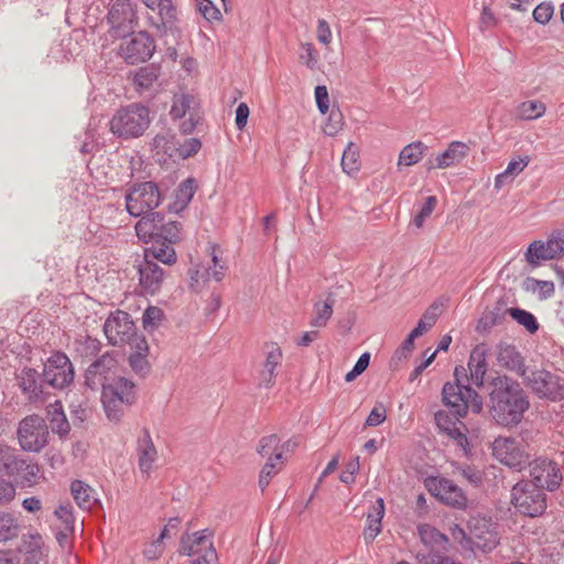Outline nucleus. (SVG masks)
Here are the masks:
<instances>
[{
    "instance_id": "37",
    "label": "nucleus",
    "mask_w": 564,
    "mask_h": 564,
    "mask_svg": "<svg viewBox=\"0 0 564 564\" xmlns=\"http://www.w3.org/2000/svg\"><path fill=\"white\" fill-rule=\"evenodd\" d=\"M116 394L111 393V397L101 395V402L107 419L111 422L118 423L121 421L127 410L131 406L122 400L115 398Z\"/></svg>"
},
{
    "instance_id": "30",
    "label": "nucleus",
    "mask_w": 564,
    "mask_h": 564,
    "mask_svg": "<svg viewBox=\"0 0 564 564\" xmlns=\"http://www.w3.org/2000/svg\"><path fill=\"white\" fill-rule=\"evenodd\" d=\"M282 350L281 348L272 344L270 350L267 352L264 369L261 372V381L265 386V388H270L274 383L275 378V369L282 361Z\"/></svg>"
},
{
    "instance_id": "56",
    "label": "nucleus",
    "mask_w": 564,
    "mask_h": 564,
    "mask_svg": "<svg viewBox=\"0 0 564 564\" xmlns=\"http://www.w3.org/2000/svg\"><path fill=\"white\" fill-rule=\"evenodd\" d=\"M436 204H437V199L435 196L426 197L424 204L422 205L419 213L415 215V217L413 219V224L417 228H421L423 226V223L425 221V219L431 216V214L433 213V210L436 207Z\"/></svg>"
},
{
    "instance_id": "25",
    "label": "nucleus",
    "mask_w": 564,
    "mask_h": 564,
    "mask_svg": "<svg viewBox=\"0 0 564 564\" xmlns=\"http://www.w3.org/2000/svg\"><path fill=\"white\" fill-rule=\"evenodd\" d=\"M497 361L501 367L522 378L528 372L523 357L512 345L500 344L498 346Z\"/></svg>"
},
{
    "instance_id": "50",
    "label": "nucleus",
    "mask_w": 564,
    "mask_h": 564,
    "mask_svg": "<svg viewBox=\"0 0 564 564\" xmlns=\"http://www.w3.org/2000/svg\"><path fill=\"white\" fill-rule=\"evenodd\" d=\"M344 126V116L338 108H333L324 126V132L327 135H336Z\"/></svg>"
},
{
    "instance_id": "27",
    "label": "nucleus",
    "mask_w": 564,
    "mask_h": 564,
    "mask_svg": "<svg viewBox=\"0 0 564 564\" xmlns=\"http://www.w3.org/2000/svg\"><path fill=\"white\" fill-rule=\"evenodd\" d=\"M47 419L52 432L57 434L61 438H66L70 432V424L66 417L61 401H55L47 406Z\"/></svg>"
},
{
    "instance_id": "10",
    "label": "nucleus",
    "mask_w": 564,
    "mask_h": 564,
    "mask_svg": "<svg viewBox=\"0 0 564 564\" xmlns=\"http://www.w3.org/2000/svg\"><path fill=\"white\" fill-rule=\"evenodd\" d=\"M74 367L65 352L55 351L47 358L43 369V380L54 389H64L74 381Z\"/></svg>"
},
{
    "instance_id": "35",
    "label": "nucleus",
    "mask_w": 564,
    "mask_h": 564,
    "mask_svg": "<svg viewBox=\"0 0 564 564\" xmlns=\"http://www.w3.org/2000/svg\"><path fill=\"white\" fill-rule=\"evenodd\" d=\"M257 452L261 457H272L273 460H280L281 465L284 464L283 451L280 449V438L276 434L263 436L259 441Z\"/></svg>"
},
{
    "instance_id": "58",
    "label": "nucleus",
    "mask_w": 564,
    "mask_h": 564,
    "mask_svg": "<svg viewBox=\"0 0 564 564\" xmlns=\"http://www.w3.org/2000/svg\"><path fill=\"white\" fill-rule=\"evenodd\" d=\"M300 62L307 66L310 69H315L318 63V55L314 50L313 44L304 43L301 46Z\"/></svg>"
},
{
    "instance_id": "53",
    "label": "nucleus",
    "mask_w": 564,
    "mask_h": 564,
    "mask_svg": "<svg viewBox=\"0 0 564 564\" xmlns=\"http://www.w3.org/2000/svg\"><path fill=\"white\" fill-rule=\"evenodd\" d=\"M18 453L17 448L6 443H0V475L6 476Z\"/></svg>"
},
{
    "instance_id": "40",
    "label": "nucleus",
    "mask_w": 564,
    "mask_h": 564,
    "mask_svg": "<svg viewBox=\"0 0 564 564\" xmlns=\"http://www.w3.org/2000/svg\"><path fill=\"white\" fill-rule=\"evenodd\" d=\"M427 147L421 141L412 142L404 147L399 155V164L411 166L416 164L423 156Z\"/></svg>"
},
{
    "instance_id": "9",
    "label": "nucleus",
    "mask_w": 564,
    "mask_h": 564,
    "mask_svg": "<svg viewBox=\"0 0 564 564\" xmlns=\"http://www.w3.org/2000/svg\"><path fill=\"white\" fill-rule=\"evenodd\" d=\"M524 383L540 399L556 402L564 399V378L545 369H533L523 377Z\"/></svg>"
},
{
    "instance_id": "4",
    "label": "nucleus",
    "mask_w": 564,
    "mask_h": 564,
    "mask_svg": "<svg viewBox=\"0 0 564 564\" xmlns=\"http://www.w3.org/2000/svg\"><path fill=\"white\" fill-rule=\"evenodd\" d=\"M453 538L463 549L471 552H491L499 543L498 524L491 517L471 516L467 529L458 525L452 532Z\"/></svg>"
},
{
    "instance_id": "12",
    "label": "nucleus",
    "mask_w": 564,
    "mask_h": 564,
    "mask_svg": "<svg viewBox=\"0 0 564 564\" xmlns=\"http://www.w3.org/2000/svg\"><path fill=\"white\" fill-rule=\"evenodd\" d=\"M155 52L154 39L147 31L132 33L119 46V54L128 64L143 63Z\"/></svg>"
},
{
    "instance_id": "18",
    "label": "nucleus",
    "mask_w": 564,
    "mask_h": 564,
    "mask_svg": "<svg viewBox=\"0 0 564 564\" xmlns=\"http://www.w3.org/2000/svg\"><path fill=\"white\" fill-rule=\"evenodd\" d=\"M429 491L443 503L462 509L466 507L467 498L463 490L446 478H431L426 482Z\"/></svg>"
},
{
    "instance_id": "3",
    "label": "nucleus",
    "mask_w": 564,
    "mask_h": 564,
    "mask_svg": "<svg viewBox=\"0 0 564 564\" xmlns=\"http://www.w3.org/2000/svg\"><path fill=\"white\" fill-rule=\"evenodd\" d=\"M454 382H446L442 389V400L456 420L466 416L470 409L474 413L482 410V398L470 384L467 369L463 366L455 367Z\"/></svg>"
},
{
    "instance_id": "52",
    "label": "nucleus",
    "mask_w": 564,
    "mask_h": 564,
    "mask_svg": "<svg viewBox=\"0 0 564 564\" xmlns=\"http://www.w3.org/2000/svg\"><path fill=\"white\" fill-rule=\"evenodd\" d=\"M457 473L469 484L479 487L482 484V473L475 466L462 464L456 467Z\"/></svg>"
},
{
    "instance_id": "2",
    "label": "nucleus",
    "mask_w": 564,
    "mask_h": 564,
    "mask_svg": "<svg viewBox=\"0 0 564 564\" xmlns=\"http://www.w3.org/2000/svg\"><path fill=\"white\" fill-rule=\"evenodd\" d=\"M138 237L145 243V257H152L164 264H174L177 260L173 245L181 240V224L167 219L161 213H151L135 224Z\"/></svg>"
},
{
    "instance_id": "55",
    "label": "nucleus",
    "mask_w": 564,
    "mask_h": 564,
    "mask_svg": "<svg viewBox=\"0 0 564 564\" xmlns=\"http://www.w3.org/2000/svg\"><path fill=\"white\" fill-rule=\"evenodd\" d=\"M163 317V312L156 306H149L142 316L143 327L147 330H154Z\"/></svg>"
},
{
    "instance_id": "5",
    "label": "nucleus",
    "mask_w": 564,
    "mask_h": 564,
    "mask_svg": "<svg viewBox=\"0 0 564 564\" xmlns=\"http://www.w3.org/2000/svg\"><path fill=\"white\" fill-rule=\"evenodd\" d=\"M150 122V109L142 104L133 102L117 110L110 120V130L119 138L133 139L141 137Z\"/></svg>"
},
{
    "instance_id": "26",
    "label": "nucleus",
    "mask_w": 564,
    "mask_h": 564,
    "mask_svg": "<svg viewBox=\"0 0 564 564\" xmlns=\"http://www.w3.org/2000/svg\"><path fill=\"white\" fill-rule=\"evenodd\" d=\"M468 145L460 141H453L449 143L447 149L437 154L435 158V163L430 162L429 170L431 169H446L455 163H459L463 161L468 153Z\"/></svg>"
},
{
    "instance_id": "17",
    "label": "nucleus",
    "mask_w": 564,
    "mask_h": 564,
    "mask_svg": "<svg viewBox=\"0 0 564 564\" xmlns=\"http://www.w3.org/2000/svg\"><path fill=\"white\" fill-rule=\"evenodd\" d=\"M6 476L13 478L21 488L33 487L42 476L40 465L30 457L18 453Z\"/></svg>"
},
{
    "instance_id": "54",
    "label": "nucleus",
    "mask_w": 564,
    "mask_h": 564,
    "mask_svg": "<svg viewBox=\"0 0 564 564\" xmlns=\"http://www.w3.org/2000/svg\"><path fill=\"white\" fill-rule=\"evenodd\" d=\"M158 79V70L153 67H142L134 75V84L141 88H149Z\"/></svg>"
},
{
    "instance_id": "46",
    "label": "nucleus",
    "mask_w": 564,
    "mask_h": 564,
    "mask_svg": "<svg viewBox=\"0 0 564 564\" xmlns=\"http://www.w3.org/2000/svg\"><path fill=\"white\" fill-rule=\"evenodd\" d=\"M192 102H193V97L189 95H185V94L175 95L173 97V102H172V107L170 110L171 117L174 120L182 119L189 110Z\"/></svg>"
},
{
    "instance_id": "1",
    "label": "nucleus",
    "mask_w": 564,
    "mask_h": 564,
    "mask_svg": "<svg viewBox=\"0 0 564 564\" xmlns=\"http://www.w3.org/2000/svg\"><path fill=\"white\" fill-rule=\"evenodd\" d=\"M488 408L492 420L503 427L518 426L530 409V399L521 383L498 375L487 380Z\"/></svg>"
},
{
    "instance_id": "44",
    "label": "nucleus",
    "mask_w": 564,
    "mask_h": 564,
    "mask_svg": "<svg viewBox=\"0 0 564 564\" xmlns=\"http://www.w3.org/2000/svg\"><path fill=\"white\" fill-rule=\"evenodd\" d=\"M19 534V524L12 514L0 513V542H7L17 538Z\"/></svg>"
},
{
    "instance_id": "13",
    "label": "nucleus",
    "mask_w": 564,
    "mask_h": 564,
    "mask_svg": "<svg viewBox=\"0 0 564 564\" xmlns=\"http://www.w3.org/2000/svg\"><path fill=\"white\" fill-rule=\"evenodd\" d=\"M531 480L543 490H556L562 480L563 475L560 465L546 457H539L530 464Z\"/></svg>"
},
{
    "instance_id": "34",
    "label": "nucleus",
    "mask_w": 564,
    "mask_h": 564,
    "mask_svg": "<svg viewBox=\"0 0 564 564\" xmlns=\"http://www.w3.org/2000/svg\"><path fill=\"white\" fill-rule=\"evenodd\" d=\"M135 347L138 351L130 355L129 365L135 373L144 376L150 370V365L147 359V352L149 349L148 344L144 338H135Z\"/></svg>"
},
{
    "instance_id": "23",
    "label": "nucleus",
    "mask_w": 564,
    "mask_h": 564,
    "mask_svg": "<svg viewBox=\"0 0 564 564\" xmlns=\"http://www.w3.org/2000/svg\"><path fill=\"white\" fill-rule=\"evenodd\" d=\"M137 454L139 469L141 473L149 475L158 457V452L148 429H143L141 435L138 437Z\"/></svg>"
},
{
    "instance_id": "36",
    "label": "nucleus",
    "mask_w": 564,
    "mask_h": 564,
    "mask_svg": "<svg viewBox=\"0 0 564 564\" xmlns=\"http://www.w3.org/2000/svg\"><path fill=\"white\" fill-rule=\"evenodd\" d=\"M195 191L196 186L194 178L189 177L183 181L175 191V202L173 206H170V209L175 212L183 210L193 199Z\"/></svg>"
},
{
    "instance_id": "60",
    "label": "nucleus",
    "mask_w": 564,
    "mask_h": 564,
    "mask_svg": "<svg viewBox=\"0 0 564 564\" xmlns=\"http://www.w3.org/2000/svg\"><path fill=\"white\" fill-rule=\"evenodd\" d=\"M387 419V410L383 403L378 402L366 419V426H378Z\"/></svg>"
},
{
    "instance_id": "15",
    "label": "nucleus",
    "mask_w": 564,
    "mask_h": 564,
    "mask_svg": "<svg viewBox=\"0 0 564 564\" xmlns=\"http://www.w3.org/2000/svg\"><path fill=\"white\" fill-rule=\"evenodd\" d=\"M108 22L115 36L124 37L130 34L135 20V11L131 0H116L108 12Z\"/></svg>"
},
{
    "instance_id": "57",
    "label": "nucleus",
    "mask_w": 564,
    "mask_h": 564,
    "mask_svg": "<svg viewBox=\"0 0 564 564\" xmlns=\"http://www.w3.org/2000/svg\"><path fill=\"white\" fill-rule=\"evenodd\" d=\"M554 13V6L552 2H541L535 7L533 10V20L536 23H540L542 25H545L553 17Z\"/></svg>"
},
{
    "instance_id": "41",
    "label": "nucleus",
    "mask_w": 564,
    "mask_h": 564,
    "mask_svg": "<svg viewBox=\"0 0 564 564\" xmlns=\"http://www.w3.org/2000/svg\"><path fill=\"white\" fill-rule=\"evenodd\" d=\"M546 107L540 100H527L517 108V116L522 120H534L545 113Z\"/></svg>"
},
{
    "instance_id": "45",
    "label": "nucleus",
    "mask_w": 564,
    "mask_h": 564,
    "mask_svg": "<svg viewBox=\"0 0 564 564\" xmlns=\"http://www.w3.org/2000/svg\"><path fill=\"white\" fill-rule=\"evenodd\" d=\"M545 242L552 259H561L564 256V228L553 230Z\"/></svg>"
},
{
    "instance_id": "61",
    "label": "nucleus",
    "mask_w": 564,
    "mask_h": 564,
    "mask_svg": "<svg viewBox=\"0 0 564 564\" xmlns=\"http://www.w3.org/2000/svg\"><path fill=\"white\" fill-rule=\"evenodd\" d=\"M17 494L15 485L7 479L0 478V506L9 505Z\"/></svg>"
},
{
    "instance_id": "49",
    "label": "nucleus",
    "mask_w": 564,
    "mask_h": 564,
    "mask_svg": "<svg viewBox=\"0 0 564 564\" xmlns=\"http://www.w3.org/2000/svg\"><path fill=\"white\" fill-rule=\"evenodd\" d=\"M196 9L208 22L221 21L220 10L212 0H195Z\"/></svg>"
},
{
    "instance_id": "33",
    "label": "nucleus",
    "mask_w": 564,
    "mask_h": 564,
    "mask_svg": "<svg viewBox=\"0 0 564 564\" xmlns=\"http://www.w3.org/2000/svg\"><path fill=\"white\" fill-rule=\"evenodd\" d=\"M335 302V295L332 292L327 294L323 303L316 302L314 304L315 316L311 319L310 325L317 328L325 327L333 315Z\"/></svg>"
},
{
    "instance_id": "32",
    "label": "nucleus",
    "mask_w": 564,
    "mask_h": 564,
    "mask_svg": "<svg viewBox=\"0 0 564 564\" xmlns=\"http://www.w3.org/2000/svg\"><path fill=\"white\" fill-rule=\"evenodd\" d=\"M70 491L78 507L84 510H89L97 501L94 489L82 480H74Z\"/></svg>"
},
{
    "instance_id": "22",
    "label": "nucleus",
    "mask_w": 564,
    "mask_h": 564,
    "mask_svg": "<svg viewBox=\"0 0 564 564\" xmlns=\"http://www.w3.org/2000/svg\"><path fill=\"white\" fill-rule=\"evenodd\" d=\"M101 395L104 397H111V393H113L116 399L122 400V402L129 405L134 404L137 401V387L124 377L115 378L109 383H101Z\"/></svg>"
},
{
    "instance_id": "64",
    "label": "nucleus",
    "mask_w": 564,
    "mask_h": 564,
    "mask_svg": "<svg viewBox=\"0 0 564 564\" xmlns=\"http://www.w3.org/2000/svg\"><path fill=\"white\" fill-rule=\"evenodd\" d=\"M218 563V554L216 549L214 547L213 542H209V547L205 550V552L199 555L196 560H193L189 564H217Z\"/></svg>"
},
{
    "instance_id": "6",
    "label": "nucleus",
    "mask_w": 564,
    "mask_h": 564,
    "mask_svg": "<svg viewBox=\"0 0 564 564\" xmlns=\"http://www.w3.org/2000/svg\"><path fill=\"white\" fill-rule=\"evenodd\" d=\"M124 199L128 214L142 218L162 204L164 192L153 181L135 182L127 188Z\"/></svg>"
},
{
    "instance_id": "16",
    "label": "nucleus",
    "mask_w": 564,
    "mask_h": 564,
    "mask_svg": "<svg viewBox=\"0 0 564 564\" xmlns=\"http://www.w3.org/2000/svg\"><path fill=\"white\" fill-rule=\"evenodd\" d=\"M153 145L170 156L177 155L181 159H188L200 150L202 142L198 138H189L181 143L174 135L165 133L156 134Z\"/></svg>"
},
{
    "instance_id": "42",
    "label": "nucleus",
    "mask_w": 564,
    "mask_h": 564,
    "mask_svg": "<svg viewBox=\"0 0 564 564\" xmlns=\"http://www.w3.org/2000/svg\"><path fill=\"white\" fill-rule=\"evenodd\" d=\"M507 313L520 325H522L530 334H534L539 329L536 317L529 311L520 307H510Z\"/></svg>"
},
{
    "instance_id": "43",
    "label": "nucleus",
    "mask_w": 564,
    "mask_h": 564,
    "mask_svg": "<svg viewBox=\"0 0 564 564\" xmlns=\"http://www.w3.org/2000/svg\"><path fill=\"white\" fill-rule=\"evenodd\" d=\"M341 167L343 171L348 175L357 173L360 169L359 150L358 147L352 142L348 143L344 150L341 156Z\"/></svg>"
},
{
    "instance_id": "20",
    "label": "nucleus",
    "mask_w": 564,
    "mask_h": 564,
    "mask_svg": "<svg viewBox=\"0 0 564 564\" xmlns=\"http://www.w3.org/2000/svg\"><path fill=\"white\" fill-rule=\"evenodd\" d=\"M118 361L113 352H105L95 360L86 370V381L89 386L106 383L110 375L116 370Z\"/></svg>"
},
{
    "instance_id": "19",
    "label": "nucleus",
    "mask_w": 564,
    "mask_h": 564,
    "mask_svg": "<svg viewBox=\"0 0 564 564\" xmlns=\"http://www.w3.org/2000/svg\"><path fill=\"white\" fill-rule=\"evenodd\" d=\"M154 260L152 257L144 256L138 264L139 285L150 295L159 292L164 280V271Z\"/></svg>"
},
{
    "instance_id": "47",
    "label": "nucleus",
    "mask_w": 564,
    "mask_h": 564,
    "mask_svg": "<svg viewBox=\"0 0 564 564\" xmlns=\"http://www.w3.org/2000/svg\"><path fill=\"white\" fill-rule=\"evenodd\" d=\"M282 466L280 460H273L272 457L268 459L259 475V486L262 491L269 486L271 479L279 473Z\"/></svg>"
},
{
    "instance_id": "39",
    "label": "nucleus",
    "mask_w": 564,
    "mask_h": 564,
    "mask_svg": "<svg viewBox=\"0 0 564 564\" xmlns=\"http://www.w3.org/2000/svg\"><path fill=\"white\" fill-rule=\"evenodd\" d=\"M525 261L531 267H539L543 261L553 260L549 253L546 242L543 240H534L528 246L524 253Z\"/></svg>"
},
{
    "instance_id": "11",
    "label": "nucleus",
    "mask_w": 564,
    "mask_h": 564,
    "mask_svg": "<svg viewBox=\"0 0 564 564\" xmlns=\"http://www.w3.org/2000/svg\"><path fill=\"white\" fill-rule=\"evenodd\" d=\"M492 451L495 457L510 468L522 470L532 464L527 446L518 443L514 438H497L494 442Z\"/></svg>"
},
{
    "instance_id": "28",
    "label": "nucleus",
    "mask_w": 564,
    "mask_h": 564,
    "mask_svg": "<svg viewBox=\"0 0 564 564\" xmlns=\"http://www.w3.org/2000/svg\"><path fill=\"white\" fill-rule=\"evenodd\" d=\"M384 516V502L378 498L372 506V510L367 514V527L364 530V538L367 543H371L381 532V521Z\"/></svg>"
},
{
    "instance_id": "8",
    "label": "nucleus",
    "mask_w": 564,
    "mask_h": 564,
    "mask_svg": "<svg viewBox=\"0 0 564 564\" xmlns=\"http://www.w3.org/2000/svg\"><path fill=\"white\" fill-rule=\"evenodd\" d=\"M17 436L23 451L40 453L47 444L48 426L43 417L31 414L20 421Z\"/></svg>"
},
{
    "instance_id": "59",
    "label": "nucleus",
    "mask_w": 564,
    "mask_h": 564,
    "mask_svg": "<svg viewBox=\"0 0 564 564\" xmlns=\"http://www.w3.org/2000/svg\"><path fill=\"white\" fill-rule=\"evenodd\" d=\"M78 344V350L85 357H95L101 349V343L97 338H93L90 336H86L84 339L79 340Z\"/></svg>"
},
{
    "instance_id": "62",
    "label": "nucleus",
    "mask_w": 564,
    "mask_h": 564,
    "mask_svg": "<svg viewBox=\"0 0 564 564\" xmlns=\"http://www.w3.org/2000/svg\"><path fill=\"white\" fill-rule=\"evenodd\" d=\"M315 100L321 113L325 115L329 110V97L326 86L318 85L315 87Z\"/></svg>"
},
{
    "instance_id": "21",
    "label": "nucleus",
    "mask_w": 564,
    "mask_h": 564,
    "mask_svg": "<svg viewBox=\"0 0 564 564\" xmlns=\"http://www.w3.org/2000/svg\"><path fill=\"white\" fill-rule=\"evenodd\" d=\"M487 347L485 344H479L473 348L468 359V379L469 384H475L480 388L485 384V376L487 373Z\"/></svg>"
},
{
    "instance_id": "51",
    "label": "nucleus",
    "mask_w": 564,
    "mask_h": 564,
    "mask_svg": "<svg viewBox=\"0 0 564 564\" xmlns=\"http://www.w3.org/2000/svg\"><path fill=\"white\" fill-rule=\"evenodd\" d=\"M421 540L424 544H444L447 542L446 535L441 533L438 530L429 525H422L419 528Z\"/></svg>"
},
{
    "instance_id": "38",
    "label": "nucleus",
    "mask_w": 564,
    "mask_h": 564,
    "mask_svg": "<svg viewBox=\"0 0 564 564\" xmlns=\"http://www.w3.org/2000/svg\"><path fill=\"white\" fill-rule=\"evenodd\" d=\"M522 289L525 292L538 294L540 300H546L555 292V286L552 281L538 280L532 276H528L523 280Z\"/></svg>"
},
{
    "instance_id": "24",
    "label": "nucleus",
    "mask_w": 564,
    "mask_h": 564,
    "mask_svg": "<svg viewBox=\"0 0 564 564\" xmlns=\"http://www.w3.org/2000/svg\"><path fill=\"white\" fill-rule=\"evenodd\" d=\"M19 387L30 401H37L43 394V377L37 370L24 367L17 376Z\"/></svg>"
},
{
    "instance_id": "29",
    "label": "nucleus",
    "mask_w": 564,
    "mask_h": 564,
    "mask_svg": "<svg viewBox=\"0 0 564 564\" xmlns=\"http://www.w3.org/2000/svg\"><path fill=\"white\" fill-rule=\"evenodd\" d=\"M531 158L529 155L518 156L510 160L506 170L499 173L495 178V188L500 189L507 183H511L529 165Z\"/></svg>"
},
{
    "instance_id": "31",
    "label": "nucleus",
    "mask_w": 564,
    "mask_h": 564,
    "mask_svg": "<svg viewBox=\"0 0 564 564\" xmlns=\"http://www.w3.org/2000/svg\"><path fill=\"white\" fill-rule=\"evenodd\" d=\"M156 11L159 13V22L152 24L158 30H171L177 19V9L172 0H158Z\"/></svg>"
},
{
    "instance_id": "48",
    "label": "nucleus",
    "mask_w": 564,
    "mask_h": 564,
    "mask_svg": "<svg viewBox=\"0 0 564 564\" xmlns=\"http://www.w3.org/2000/svg\"><path fill=\"white\" fill-rule=\"evenodd\" d=\"M440 315V306L432 304L423 314L422 318L417 322L413 329H419L420 336L432 328Z\"/></svg>"
},
{
    "instance_id": "14",
    "label": "nucleus",
    "mask_w": 564,
    "mask_h": 564,
    "mask_svg": "<svg viewBox=\"0 0 564 564\" xmlns=\"http://www.w3.org/2000/svg\"><path fill=\"white\" fill-rule=\"evenodd\" d=\"M104 333L111 345L119 346L132 340L135 326L128 313L117 311L106 319Z\"/></svg>"
},
{
    "instance_id": "7",
    "label": "nucleus",
    "mask_w": 564,
    "mask_h": 564,
    "mask_svg": "<svg viewBox=\"0 0 564 564\" xmlns=\"http://www.w3.org/2000/svg\"><path fill=\"white\" fill-rule=\"evenodd\" d=\"M511 503L520 514L535 518L545 512L547 496L533 481L520 480L511 489Z\"/></svg>"
},
{
    "instance_id": "63",
    "label": "nucleus",
    "mask_w": 564,
    "mask_h": 564,
    "mask_svg": "<svg viewBox=\"0 0 564 564\" xmlns=\"http://www.w3.org/2000/svg\"><path fill=\"white\" fill-rule=\"evenodd\" d=\"M359 470V457H355L347 465L345 470L340 474V481L344 484H352L355 481V475Z\"/></svg>"
}]
</instances>
